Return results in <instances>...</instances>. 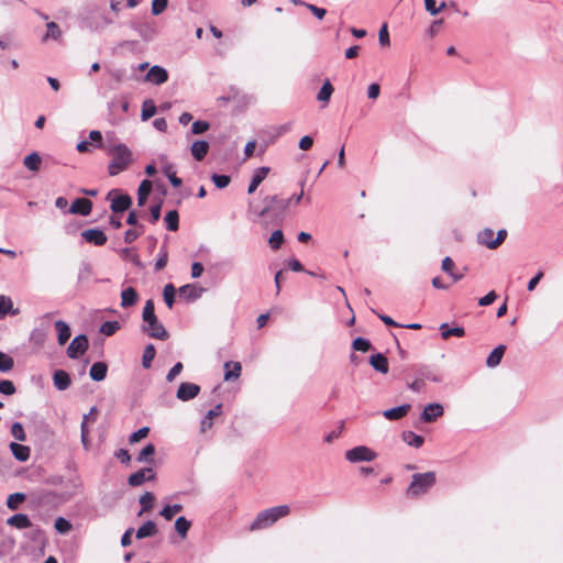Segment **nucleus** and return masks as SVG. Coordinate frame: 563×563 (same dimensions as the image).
Segmentation results:
<instances>
[{
    "label": "nucleus",
    "mask_w": 563,
    "mask_h": 563,
    "mask_svg": "<svg viewBox=\"0 0 563 563\" xmlns=\"http://www.w3.org/2000/svg\"><path fill=\"white\" fill-rule=\"evenodd\" d=\"M183 506L180 504L168 505L162 509L161 516L164 517L166 520H170L176 514L180 512Z\"/></svg>",
    "instance_id": "obj_46"
},
{
    "label": "nucleus",
    "mask_w": 563,
    "mask_h": 563,
    "mask_svg": "<svg viewBox=\"0 0 563 563\" xmlns=\"http://www.w3.org/2000/svg\"><path fill=\"white\" fill-rule=\"evenodd\" d=\"M7 523L16 529H26L32 526L30 518L25 514H16L8 518Z\"/></svg>",
    "instance_id": "obj_27"
},
{
    "label": "nucleus",
    "mask_w": 563,
    "mask_h": 563,
    "mask_svg": "<svg viewBox=\"0 0 563 563\" xmlns=\"http://www.w3.org/2000/svg\"><path fill=\"white\" fill-rule=\"evenodd\" d=\"M376 457V452L365 445H358L345 452V459L351 463L371 462Z\"/></svg>",
    "instance_id": "obj_4"
},
{
    "label": "nucleus",
    "mask_w": 563,
    "mask_h": 563,
    "mask_svg": "<svg viewBox=\"0 0 563 563\" xmlns=\"http://www.w3.org/2000/svg\"><path fill=\"white\" fill-rule=\"evenodd\" d=\"M333 92V87L329 80L322 85L321 89L318 92L317 99L321 102H328Z\"/></svg>",
    "instance_id": "obj_42"
},
{
    "label": "nucleus",
    "mask_w": 563,
    "mask_h": 563,
    "mask_svg": "<svg viewBox=\"0 0 563 563\" xmlns=\"http://www.w3.org/2000/svg\"><path fill=\"white\" fill-rule=\"evenodd\" d=\"M108 366L104 362H96L89 371V376L95 382H101L106 378Z\"/></svg>",
    "instance_id": "obj_20"
},
{
    "label": "nucleus",
    "mask_w": 563,
    "mask_h": 563,
    "mask_svg": "<svg viewBox=\"0 0 563 563\" xmlns=\"http://www.w3.org/2000/svg\"><path fill=\"white\" fill-rule=\"evenodd\" d=\"M132 199L129 195H118L111 201V210L113 212H123L130 208Z\"/></svg>",
    "instance_id": "obj_18"
},
{
    "label": "nucleus",
    "mask_w": 563,
    "mask_h": 563,
    "mask_svg": "<svg viewBox=\"0 0 563 563\" xmlns=\"http://www.w3.org/2000/svg\"><path fill=\"white\" fill-rule=\"evenodd\" d=\"M494 231L492 229H484L477 235V240L479 244L487 246L490 249V242H494Z\"/></svg>",
    "instance_id": "obj_47"
},
{
    "label": "nucleus",
    "mask_w": 563,
    "mask_h": 563,
    "mask_svg": "<svg viewBox=\"0 0 563 563\" xmlns=\"http://www.w3.org/2000/svg\"><path fill=\"white\" fill-rule=\"evenodd\" d=\"M144 323H146V325L143 327V331L147 333L148 336L157 340L168 339V332L166 331L164 325L158 321L156 316L153 319L144 321Z\"/></svg>",
    "instance_id": "obj_6"
},
{
    "label": "nucleus",
    "mask_w": 563,
    "mask_h": 563,
    "mask_svg": "<svg viewBox=\"0 0 563 563\" xmlns=\"http://www.w3.org/2000/svg\"><path fill=\"white\" fill-rule=\"evenodd\" d=\"M505 350H506V346L503 344L495 347L488 355V357L486 360V365L490 368L498 366L503 360Z\"/></svg>",
    "instance_id": "obj_29"
},
{
    "label": "nucleus",
    "mask_w": 563,
    "mask_h": 563,
    "mask_svg": "<svg viewBox=\"0 0 563 563\" xmlns=\"http://www.w3.org/2000/svg\"><path fill=\"white\" fill-rule=\"evenodd\" d=\"M155 347L153 344H148L145 350H144V353H143V357H142V365L143 367L145 368H150L151 365H152V362L155 357Z\"/></svg>",
    "instance_id": "obj_45"
},
{
    "label": "nucleus",
    "mask_w": 563,
    "mask_h": 563,
    "mask_svg": "<svg viewBox=\"0 0 563 563\" xmlns=\"http://www.w3.org/2000/svg\"><path fill=\"white\" fill-rule=\"evenodd\" d=\"M13 366L14 360L10 355L0 351V372L8 373L13 368Z\"/></svg>",
    "instance_id": "obj_43"
},
{
    "label": "nucleus",
    "mask_w": 563,
    "mask_h": 563,
    "mask_svg": "<svg viewBox=\"0 0 563 563\" xmlns=\"http://www.w3.org/2000/svg\"><path fill=\"white\" fill-rule=\"evenodd\" d=\"M81 236L90 244L101 246L107 243V235L100 229H88L81 232Z\"/></svg>",
    "instance_id": "obj_11"
},
{
    "label": "nucleus",
    "mask_w": 563,
    "mask_h": 563,
    "mask_svg": "<svg viewBox=\"0 0 563 563\" xmlns=\"http://www.w3.org/2000/svg\"><path fill=\"white\" fill-rule=\"evenodd\" d=\"M139 295L133 287H128L121 292V307L129 308L136 303Z\"/></svg>",
    "instance_id": "obj_26"
},
{
    "label": "nucleus",
    "mask_w": 563,
    "mask_h": 563,
    "mask_svg": "<svg viewBox=\"0 0 563 563\" xmlns=\"http://www.w3.org/2000/svg\"><path fill=\"white\" fill-rule=\"evenodd\" d=\"M92 209V202L89 199L86 198H77L73 201L69 213L71 214H80V216H88L90 214Z\"/></svg>",
    "instance_id": "obj_12"
},
{
    "label": "nucleus",
    "mask_w": 563,
    "mask_h": 563,
    "mask_svg": "<svg viewBox=\"0 0 563 563\" xmlns=\"http://www.w3.org/2000/svg\"><path fill=\"white\" fill-rule=\"evenodd\" d=\"M155 308H154V302L153 300H147L143 307V312H142V319L143 321H146L148 319H153L155 317Z\"/></svg>",
    "instance_id": "obj_55"
},
{
    "label": "nucleus",
    "mask_w": 563,
    "mask_h": 563,
    "mask_svg": "<svg viewBox=\"0 0 563 563\" xmlns=\"http://www.w3.org/2000/svg\"><path fill=\"white\" fill-rule=\"evenodd\" d=\"M222 405L219 404L214 408L210 409L207 416L201 420L200 430L205 433L212 427V420L221 415Z\"/></svg>",
    "instance_id": "obj_25"
},
{
    "label": "nucleus",
    "mask_w": 563,
    "mask_h": 563,
    "mask_svg": "<svg viewBox=\"0 0 563 563\" xmlns=\"http://www.w3.org/2000/svg\"><path fill=\"white\" fill-rule=\"evenodd\" d=\"M402 440L409 445L413 448H420L422 446L424 439L416 434L413 431H404L402 432Z\"/></svg>",
    "instance_id": "obj_33"
},
{
    "label": "nucleus",
    "mask_w": 563,
    "mask_h": 563,
    "mask_svg": "<svg viewBox=\"0 0 563 563\" xmlns=\"http://www.w3.org/2000/svg\"><path fill=\"white\" fill-rule=\"evenodd\" d=\"M120 328L118 321H106L100 327V332L107 336L114 334Z\"/></svg>",
    "instance_id": "obj_51"
},
{
    "label": "nucleus",
    "mask_w": 563,
    "mask_h": 563,
    "mask_svg": "<svg viewBox=\"0 0 563 563\" xmlns=\"http://www.w3.org/2000/svg\"><path fill=\"white\" fill-rule=\"evenodd\" d=\"M507 236V231L506 230H499L497 232V235L494 240V242H490V250H495L497 249L506 239Z\"/></svg>",
    "instance_id": "obj_63"
},
{
    "label": "nucleus",
    "mask_w": 563,
    "mask_h": 563,
    "mask_svg": "<svg viewBox=\"0 0 563 563\" xmlns=\"http://www.w3.org/2000/svg\"><path fill=\"white\" fill-rule=\"evenodd\" d=\"M211 179L214 186L219 189H223L229 186L231 178L228 175L213 174Z\"/></svg>",
    "instance_id": "obj_52"
},
{
    "label": "nucleus",
    "mask_w": 563,
    "mask_h": 563,
    "mask_svg": "<svg viewBox=\"0 0 563 563\" xmlns=\"http://www.w3.org/2000/svg\"><path fill=\"white\" fill-rule=\"evenodd\" d=\"M290 508L287 505H280L265 509L257 514L250 526L251 531L262 530L274 525L278 519L289 515Z\"/></svg>",
    "instance_id": "obj_1"
},
{
    "label": "nucleus",
    "mask_w": 563,
    "mask_h": 563,
    "mask_svg": "<svg viewBox=\"0 0 563 563\" xmlns=\"http://www.w3.org/2000/svg\"><path fill=\"white\" fill-rule=\"evenodd\" d=\"M11 434L18 441H25L26 434L24 432L23 426L20 422H14L11 426Z\"/></svg>",
    "instance_id": "obj_53"
},
{
    "label": "nucleus",
    "mask_w": 563,
    "mask_h": 563,
    "mask_svg": "<svg viewBox=\"0 0 563 563\" xmlns=\"http://www.w3.org/2000/svg\"><path fill=\"white\" fill-rule=\"evenodd\" d=\"M9 313L16 316L19 313V310L13 309V302L10 297L0 295V320L3 319Z\"/></svg>",
    "instance_id": "obj_31"
},
{
    "label": "nucleus",
    "mask_w": 563,
    "mask_h": 563,
    "mask_svg": "<svg viewBox=\"0 0 563 563\" xmlns=\"http://www.w3.org/2000/svg\"><path fill=\"white\" fill-rule=\"evenodd\" d=\"M46 33L42 36V42L46 43L49 40L60 41L63 37V32L60 27L55 22H47L46 24Z\"/></svg>",
    "instance_id": "obj_22"
},
{
    "label": "nucleus",
    "mask_w": 563,
    "mask_h": 563,
    "mask_svg": "<svg viewBox=\"0 0 563 563\" xmlns=\"http://www.w3.org/2000/svg\"><path fill=\"white\" fill-rule=\"evenodd\" d=\"M265 207L260 211V216L264 217L271 211L279 210L284 211L289 207L290 199H283L278 196H267L264 199Z\"/></svg>",
    "instance_id": "obj_7"
},
{
    "label": "nucleus",
    "mask_w": 563,
    "mask_h": 563,
    "mask_svg": "<svg viewBox=\"0 0 563 563\" xmlns=\"http://www.w3.org/2000/svg\"><path fill=\"white\" fill-rule=\"evenodd\" d=\"M183 371V364L177 362L168 372L166 379L167 382H173L177 375Z\"/></svg>",
    "instance_id": "obj_62"
},
{
    "label": "nucleus",
    "mask_w": 563,
    "mask_h": 563,
    "mask_svg": "<svg viewBox=\"0 0 563 563\" xmlns=\"http://www.w3.org/2000/svg\"><path fill=\"white\" fill-rule=\"evenodd\" d=\"M284 242V233L282 230H276L272 233L268 243L272 250H278Z\"/></svg>",
    "instance_id": "obj_50"
},
{
    "label": "nucleus",
    "mask_w": 563,
    "mask_h": 563,
    "mask_svg": "<svg viewBox=\"0 0 563 563\" xmlns=\"http://www.w3.org/2000/svg\"><path fill=\"white\" fill-rule=\"evenodd\" d=\"M155 477V473L153 468L146 467L141 468L137 472L131 474L128 478V483L130 486H140L144 484L146 481H151Z\"/></svg>",
    "instance_id": "obj_9"
},
{
    "label": "nucleus",
    "mask_w": 563,
    "mask_h": 563,
    "mask_svg": "<svg viewBox=\"0 0 563 563\" xmlns=\"http://www.w3.org/2000/svg\"><path fill=\"white\" fill-rule=\"evenodd\" d=\"M444 413V408L439 402H431L428 404L421 415H420V421L424 423H431L434 422L438 418L442 417Z\"/></svg>",
    "instance_id": "obj_8"
},
{
    "label": "nucleus",
    "mask_w": 563,
    "mask_h": 563,
    "mask_svg": "<svg viewBox=\"0 0 563 563\" xmlns=\"http://www.w3.org/2000/svg\"><path fill=\"white\" fill-rule=\"evenodd\" d=\"M156 533H157L156 523L152 520H148L136 530L135 537H136V539H144L147 537H153Z\"/></svg>",
    "instance_id": "obj_30"
},
{
    "label": "nucleus",
    "mask_w": 563,
    "mask_h": 563,
    "mask_svg": "<svg viewBox=\"0 0 563 563\" xmlns=\"http://www.w3.org/2000/svg\"><path fill=\"white\" fill-rule=\"evenodd\" d=\"M203 288L196 284H188L178 289L179 296L186 300L194 301L201 297Z\"/></svg>",
    "instance_id": "obj_13"
},
{
    "label": "nucleus",
    "mask_w": 563,
    "mask_h": 563,
    "mask_svg": "<svg viewBox=\"0 0 563 563\" xmlns=\"http://www.w3.org/2000/svg\"><path fill=\"white\" fill-rule=\"evenodd\" d=\"M54 527H55L56 531L60 534L68 533L73 528L71 523L63 517H58L55 520Z\"/></svg>",
    "instance_id": "obj_49"
},
{
    "label": "nucleus",
    "mask_w": 563,
    "mask_h": 563,
    "mask_svg": "<svg viewBox=\"0 0 563 563\" xmlns=\"http://www.w3.org/2000/svg\"><path fill=\"white\" fill-rule=\"evenodd\" d=\"M108 152L113 155L108 167L110 176H117L121 172L125 170L132 162L131 151L122 143L109 147Z\"/></svg>",
    "instance_id": "obj_2"
},
{
    "label": "nucleus",
    "mask_w": 563,
    "mask_h": 563,
    "mask_svg": "<svg viewBox=\"0 0 563 563\" xmlns=\"http://www.w3.org/2000/svg\"><path fill=\"white\" fill-rule=\"evenodd\" d=\"M26 496L23 493H14L9 495L7 499V506L11 510H15L19 508L20 504L25 500Z\"/></svg>",
    "instance_id": "obj_41"
},
{
    "label": "nucleus",
    "mask_w": 563,
    "mask_h": 563,
    "mask_svg": "<svg viewBox=\"0 0 563 563\" xmlns=\"http://www.w3.org/2000/svg\"><path fill=\"white\" fill-rule=\"evenodd\" d=\"M224 369V380L230 382L240 377L242 366L239 362H225Z\"/></svg>",
    "instance_id": "obj_28"
},
{
    "label": "nucleus",
    "mask_w": 563,
    "mask_h": 563,
    "mask_svg": "<svg viewBox=\"0 0 563 563\" xmlns=\"http://www.w3.org/2000/svg\"><path fill=\"white\" fill-rule=\"evenodd\" d=\"M369 364L374 367L375 371L382 374L388 373V361L387 357L382 353L373 354L369 357Z\"/></svg>",
    "instance_id": "obj_24"
},
{
    "label": "nucleus",
    "mask_w": 563,
    "mask_h": 563,
    "mask_svg": "<svg viewBox=\"0 0 563 563\" xmlns=\"http://www.w3.org/2000/svg\"><path fill=\"white\" fill-rule=\"evenodd\" d=\"M154 500H155V496H154L153 493L146 492L145 494H143L140 497V504L142 506V509L140 510V512L137 515L142 516L144 512H146L150 509H152Z\"/></svg>",
    "instance_id": "obj_37"
},
{
    "label": "nucleus",
    "mask_w": 563,
    "mask_h": 563,
    "mask_svg": "<svg viewBox=\"0 0 563 563\" xmlns=\"http://www.w3.org/2000/svg\"><path fill=\"white\" fill-rule=\"evenodd\" d=\"M200 391V387L194 383H181L177 390V398L181 401L194 399Z\"/></svg>",
    "instance_id": "obj_10"
},
{
    "label": "nucleus",
    "mask_w": 563,
    "mask_h": 563,
    "mask_svg": "<svg viewBox=\"0 0 563 563\" xmlns=\"http://www.w3.org/2000/svg\"><path fill=\"white\" fill-rule=\"evenodd\" d=\"M497 298V294L492 290L489 291L486 296L482 297L479 300H478V305L479 306H488V305H492Z\"/></svg>",
    "instance_id": "obj_64"
},
{
    "label": "nucleus",
    "mask_w": 563,
    "mask_h": 563,
    "mask_svg": "<svg viewBox=\"0 0 563 563\" xmlns=\"http://www.w3.org/2000/svg\"><path fill=\"white\" fill-rule=\"evenodd\" d=\"M152 191V183L147 179H144L137 189V203L139 206H144L148 195Z\"/></svg>",
    "instance_id": "obj_32"
},
{
    "label": "nucleus",
    "mask_w": 563,
    "mask_h": 563,
    "mask_svg": "<svg viewBox=\"0 0 563 563\" xmlns=\"http://www.w3.org/2000/svg\"><path fill=\"white\" fill-rule=\"evenodd\" d=\"M148 432H150V428L143 427V428L139 429L137 431L133 432L130 435L129 440L131 443H136V442L141 441L142 439L146 438Z\"/></svg>",
    "instance_id": "obj_59"
},
{
    "label": "nucleus",
    "mask_w": 563,
    "mask_h": 563,
    "mask_svg": "<svg viewBox=\"0 0 563 563\" xmlns=\"http://www.w3.org/2000/svg\"><path fill=\"white\" fill-rule=\"evenodd\" d=\"M16 389L14 384L11 380L3 379L0 380V393L7 396H11L15 394Z\"/></svg>",
    "instance_id": "obj_56"
},
{
    "label": "nucleus",
    "mask_w": 563,
    "mask_h": 563,
    "mask_svg": "<svg viewBox=\"0 0 563 563\" xmlns=\"http://www.w3.org/2000/svg\"><path fill=\"white\" fill-rule=\"evenodd\" d=\"M146 80L156 85H162L167 81L168 73L165 68L161 66H153L150 71L146 74Z\"/></svg>",
    "instance_id": "obj_14"
},
{
    "label": "nucleus",
    "mask_w": 563,
    "mask_h": 563,
    "mask_svg": "<svg viewBox=\"0 0 563 563\" xmlns=\"http://www.w3.org/2000/svg\"><path fill=\"white\" fill-rule=\"evenodd\" d=\"M378 41L382 46H388L390 44L387 24H383L378 32Z\"/></svg>",
    "instance_id": "obj_60"
},
{
    "label": "nucleus",
    "mask_w": 563,
    "mask_h": 563,
    "mask_svg": "<svg viewBox=\"0 0 563 563\" xmlns=\"http://www.w3.org/2000/svg\"><path fill=\"white\" fill-rule=\"evenodd\" d=\"M164 174L167 176L168 180L174 187H180L183 184V180L177 177L175 170L173 169V166L170 164H167L163 167Z\"/></svg>",
    "instance_id": "obj_44"
},
{
    "label": "nucleus",
    "mask_w": 563,
    "mask_h": 563,
    "mask_svg": "<svg viewBox=\"0 0 563 563\" xmlns=\"http://www.w3.org/2000/svg\"><path fill=\"white\" fill-rule=\"evenodd\" d=\"M352 346L355 351L361 352H367L372 347L371 342L364 338H356L353 341Z\"/></svg>",
    "instance_id": "obj_54"
},
{
    "label": "nucleus",
    "mask_w": 563,
    "mask_h": 563,
    "mask_svg": "<svg viewBox=\"0 0 563 563\" xmlns=\"http://www.w3.org/2000/svg\"><path fill=\"white\" fill-rule=\"evenodd\" d=\"M271 168L266 166L258 167L252 177V180L249 185L247 192L253 194L257 187L261 185V183L266 178L268 175Z\"/></svg>",
    "instance_id": "obj_16"
},
{
    "label": "nucleus",
    "mask_w": 563,
    "mask_h": 563,
    "mask_svg": "<svg viewBox=\"0 0 563 563\" xmlns=\"http://www.w3.org/2000/svg\"><path fill=\"white\" fill-rule=\"evenodd\" d=\"M166 228L169 231H177L179 228V216L176 210L168 211L165 216Z\"/></svg>",
    "instance_id": "obj_36"
},
{
    "label": "nucleus",
    "mask_w": 563,
    "mask_h": 563,
    "mask_svg": "<svg viewBox=\"0 0 563 563\" xmlns=\"http://www.w3.org/2000/svg\"><path fill=\"white\" fill-rule=\"evenodd\" d=\"M209 143L206 141H195L190 146L191 155L196 161H202L208 154Z\"/></svg>",
    "instance_id": "obj_23"
},
{
    "label": "nucleus",
    "mask_w": 563,
    "mask_h": 563,
    "mask_svg": "<svg viewBox=\"0 0 563 563\" xmlns=\"http://www.w3.org/2000/svg\"><path fill=\"white\" fill-rule=\"evenodd\" d=\"M308 10L319 20H322L327 13L325 9L319 8L314 4L303 3Z\"/></svg>",
    "instance_id": "obj_61"
},
{
    "label": "nucleus",
    "mask_w": 563,
    "mask_h": 563,
    "mask_svg": "<svg viewBox=\"0 0 563 563\" xmlns=\"http://www.w3.org/2000/svg\"><path fill=\"white\" fill-rule=\"evenodd\" d=\"M154 454H155V446H154V444L148 443L140 451L136 460L140 463H151Z\"/></svg>",
    "instance_id": "obj_35"
},
{
    "label": "nucleus",
    "mask_w": 563,
    "mask_h": 563,
    "mask_svg": "<svg viewBox=\"0 0 563 563\" xmlns=\"http://www.w3.org/2000/svg\"><path fill=\"white\" fill-rule=\"evenodd\" d=\"M10 450L12 455L20 462H25L30 459L31 450L26 445L11 442Z\"/></svg>",
    "instance_id": "obj_21"
},
{
    "label": "nucleus",
    "mask_w": 563,
    "mask_h": 563,
    "mask_svg": "<svg viewBox=\"0 0 563 563\" xmlns=\"http://www.w3.org/2000/svg\"><path fill=\"white\" fill-rule=\"evenodd\" d=\"M411 409V405L405 404L383 411V416L388 420H399L404 418Z\"/></svg>",
    "instance_id": "obj_15"
},
{
    "label": "nucleus",
    "mask_w": 563,
    "mask_h": 563,
    "mask_svg": "<svg viewBox=\"0 0 563 563\" xmlns=\"http://www.w3.org/2000/svg\"><path fill=\"white\" fill-rule=\"evenodd\" d=\"M435 483V473L427 472V473H418L412 475L411 484L407 489V494L413 497L422 495L427 493V490L432 487Z\"/></svg>",
    "instance_id": "obj_3"
},
{
    "label": "nucleus",
    "mask_w": 563,
    "mask_h": 563,
    "mask_svg": "<svg viewBox=\"0 0 563 563\" xmlns=\"http://www.w3.org/2000/svg\"><path fill=\"white\" fill-rule=\"evenodd\" d=\"M191 522L185 517H178L175 521V529L181 538H185L190 529Z\"/></svg>",
    "instance_id": "obj_40"
},
{
    "label": "nucleus",
    "mask_w": 563,
    "mask_h": 563,
    "mask_svg": "<svg viewBox=\"0 0 563 563\" xmlns=\"http://www.w3.org/2000/svg\"><path fill=\"white\" fill-rule=\"evenodd\" d=\"M168 4V0H153L152 2V13L154 15H158L163 13Z\"/></svg>",
    "instance_id": "obj_58"
},
{
    "label": "nucleus",
    "mask_w": 563,
    "mask_h": 563,
    "mask_svg": "<svg viewBox=\"0 0 563 563\" xmlns=\"http://www.w3.org/2000/svg\"><path fill=\"white\" fill-rule=\"evenodd\" d=\"M41 162V156L36 152H33L24 157L23 164L27 169L37 172L40 169Z\"/></svg>",
    "instance_id": "obj_34"
},
{
    "label": "nucleus",
    "mask_w": 563,
    "mask_h": 563,
    "mask_svg": "<svg viewBox=\"0 0 563 563\" xmlns=\"http://www.w3.org/2000/svg\"><path fill=\"white\" fill-rule=\"evenodd\" d=\"M175 287L173 284H167L163 290L164 301L168 308H172L175 302Z\"/></svg>",
    "instance_id": "obj_48"
},
{
    "label": "nucleus",
    "mask_w": 563,
    "mask_h": 563,
    "mask_svg": "<svg viewBox=\"0 0 563 563\" xmlns=\"http://www.w3.org/2000/svg\"><path fill=\"white\" fill-rule=\"evenodd\" d=\"M440 330H441V335L443 339H449L452 335L462 338L465 334V331L463 328H461V327L448 328V324H445V323L441 324Z\"/></svg>",
    "instance_id": "obj_38"
},
{
    "label": "nucleus",
    "mask_w": 563,
    "mask_h": 563,
    "mask_svg": "<svg viewBox=\"0 0 563 563\" xmlns=\"http://www.w3.org/2000/svg\"><path fill=\"white\" fill-rule=\"evenodd\" d=\"M53 382L58 390H66L71 384L69 374L63 369L54 372Z\"/></svg>",
    "instance_id": "obj_17"
},
{
    "label": "nucleus",
    "mask_w": 563,
    "mask_h": 563,
    "mask_svg": "<svg viewBox=\"0 0 563 563\" xmlns=\"http://www.w3.org/2000/svg\"><path fill=\"white\" fill-rule=\"evenodd\" d=\"M156 113V106L152 99H147L142 104V120L146 121L154 117Z\"/></svg>",
    "instance_id": "obj_39"
},
{
    "label": "nucleus",
    "mask_w": 563,
    "mask_h": 563,
    "mask_svg": "<svg viewBox=\"0 0 563 563\" xmlns=\"http://www.w3.org/2000/svg\"><path fill=\"white\" fill-rule=\"evenodd\" d=\"M54 325H55V329L57 332L58 344L59 345L66 344V342L70 339V335H71L69 325L63 320L55 321Z\"/></svg>",
    "instance_id": "obj_19"
},
{
    "label": "nucleus",
    "mask_w": 563,
    "mask_h": 563,
    "mask_svg": "<svg viewBox=\"0 0 563 563\" xmlns=\"http://www.w3.org/2000/svg\"><path fill=\"white\" fill-rule=\"evenodd\" d=\"M210 128V124L207 121L198 120L195 121L191 125V132L194 134H202L207 132Z\"/></svg>",
    "instance_id": "obj_57"
},
{
    "label": "nucleus",
    "mask_w": 563,
    "mask_h": 563,
    "mask_svg": "<svg viewBox=\"0 0 563 563\" xmlns=\"http://www.w3.org/2000/svg\"><path fill=\"white\" fill-rule=\"evenodd\" d=\"M89 341L87 335L79 334L73 339L70 344L67 347V355L68 357L76 360L84 355L86 351L88 350Z\"/></svg>",
    "instance_id": "obj_5"
}]
</instances>
